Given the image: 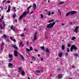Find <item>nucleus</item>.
I'll list each match as a JSON object with an SVG mask.
<instances>
[{"label": "nucleus", "mask_w": 79, "mask_h": 79, "mask_svg": "<svg viewBox=\"0 0 79 79\" xmlns=\"http://www.w3.org/2000/svg\"><path fill=\"white\" fill-rule=\"evenodd\" d=\"M23 36H24V34H22L21 35V37H23Z\"/></svg>", "instance_id": "57"}, {"label": "nucleus", "mask_w": 79, "mask_h": 79, "mask_svg": "<svg viewBox=\"0 0 79 79\" xmlns=\"http://www.w3.org/2000/svg\"><path fill=\"white\" fill-rule=\"evenodd\" d=\"M5 2H6V0H4V1H2V2H3V3H5Z\"/></svg>", "instance_id": "56"}, {"label": "nucleus", "mask_w": 79, "mask_h": 79, "mask_svg": "<svg viewBox=\"0 0 79 79\" xmlns=\"http://www.w3.org/2000/svg\"><path fill=\"white\" fill-rule=\"evenodd\" d=\"M62 77V75L61 74H60L58 77V79H61Z\"/></svg>", "instance_id": "15"}, {"label": "nucleus", "mask_w": 79, "mask_h": 79, "mask_svg": "<svg viewBox=\"0 0 79 79\" xmlns=\"http://www.w3.org/2000/svg\"><path fill=\"white\" fill-rule=\"evenodd\" d=\"M41 61H43V58H41Z\"/></svg>", "instance_id": "60"}, {"label": "nucleus", "mask_w": 79, "mask_h": 79, "mask_svg": "<svg viewBox=\"0 0 79 79\" xmlns=\"http://www.w3.org/2000/svg\"><path fill=\"white\" fill-rule=\"evenodd\" d=\"M33 11H32L31 13H30V14H32V13H33Z\"/></svg>", "instance_id": "58"}, {"label": "nucleus", "mask_w": 79, "mask_h": 79, "mask_svg": "<svg viewBox=\"0 0 79 79\" xmlns=\"http://www.w3.org/2000/svg\"><path fill=\"white\" fill-rule=\"evenodd\" d=\"M32 6H29L27 8V10H28V11H29V8H31Z\"/></svg>", "instance_id": "22"}, {"label": "nucleus", "mask_w": 79, "mask_h": 79, "mask_svg": "<svg viewBox=\"0 0 79 79\" xmlns=\"http://www.w3.org/2000/svg\"><path fill=\"white\" fill-rule=\"evenodd\" d=\"M13 10H14V11H16V8H15V7H13Z\"/></svg>", "instance_id": "40"}, {"label": "nucleus", "mask_w": 79, "mask_h": 79, "mask_svg": "<svg viewBox=\"0 0 79 79\" xmlns=\"http://www.w3.org/2000/svg\"><path fill=\"white\" fill-rule=\"evenodd\" d=\"M7 2L8 3H10V1H7Z\"/></svg>", "instance_id": "51"}, {"label": "nucleus", "mask_w": 79, "mask_h": 79, "mask_svg": "<svg viewBox=\"0 0 79 79\" xmlns=\"http://www.w3.org/2000/svg\"><path fill=\"white\" fill-rule=\"evenodd\" d=\"M27 51V52H29V51H30V50H29V49L27 48L26 49Z\"/></svg>", "instance_id": "43"}, {"label": "nucleus", "mask_w": 79, "mask_h": 79, "mask_svg": "<svg viewBox=\"0 0 79 79\" xmlns=\"http://www.w3.org/2000/svg\"><path fill=\"white\" fill-rule=\"evenodd\" d=\"M28 43H29V42L28 41H27V45H28Z\"/></svg>", "instance_id": "61"}, {"label": "nucleus", "mask_w": 79, "mask_h": 79, "mask_svg": "<svg viewBox=\"0 0 79 79\" xmlns=\"http://www.w3.org/2000/svg\"><path fill=\"white\" fill-rule=\"evenodd\" d=\"M10 39H11V40H13L14 39L13 37H10Z\"/></svg>", "instance_id": "48"}, {"label": "nucleus", "mask_w": 79, "mask_h": 79, "mask_svg": "<svg viewBox=\"0 0 79 79\" xmlns=\"http://www.w3.org/2000/svg\"><path fill=\"white\" fill-rule=\"evenodd\" d=\"M51 15V13H50V11H49L48 13V15H49V16H50V15Z\"/></svg>", "instance_id": "49"}, {"label": "nucleus", "mask_w": 79, "mask_h": 79, "mask_svg": "<svg viewBox=\"0 0 79 79\" xmlns=\"http://www.w3.org/2000/svg\"><path fill=\"white\" fill-rule=\"evenodd\" d=\"M37 39V36L35 35L34 36V40H36Z\"/></svg>", "instance_id": "23"}, {"label": "nucleus", "mask_w": 79, "mask_h": 79, "mask_svg": "<svg viewBox=\"0 0 79 79\" xmlns=\"http://www.w3.org/2000/svg\"><path fill=\"white\" fill-rule=\"evenodd\" d=\"M71 44L70 43H69L68 45V47H71Z\"/></svg>", "instance_id": "30"}, {"label": "nucleus", "mask_w": 79, "mask_h": 79, "mask_svg": "<svg viewBox=\"0 0 79 79\" xmlns=\"http://www.w3.org/2000/svg\"><path fill=\"white\" fill-rule=\"evenodd\" d=\"M73 47H71L70 48V50L71 52H72L73 51Z\"/></svg>", "instance_id": "32"}, {"label": "nucleus", "mask_w": 79, "mask_h": 79, "mask_svg": "<svg viewBox=\"0 0 79 79\" xmlns=\"http://www.w3.org/2000/svg\"><path fill=\"white\" fill-rule=\"evenodd\" d=\"M40 48H41V49H42V50H43V51L45 50V47L41 46L40 47Z\"/></svg>", "instance_id": "20"}, {"label": "nucleus", "mask_w": 79, "mask_h": 79, "mask_svg": "<svg viewBox=\"0 0 79 79\" xmlns=\"http://www.w3.org/2000/svg\"><path fill=\"white\" fill-rule=\"evenodd\" d=\"M58 11L59 13H60L61 12L60 11V10L59 9H58Z\"/></svg>", "instance_id": "44"}, {"label": "nucleus", "mask_w": 79, "mask_h": 79, "mask_svg": "<svg viewBox=\"0 0 79 79\" xmlns=\"http://www.w3.org/2000/svg\"><path fill=\"white\" fill-rule=\"evenodd\" d=\"M55 24V22H54L52 24V23H50L49 24H48L47 25V28H48L50 29V28H52L53 27L54 25Z\"/></svg>", "instance_id": "1"}, {"label": "nucleus", "mask_w": 79, "mask_h": 79, "mask_svg": "<svg viewBox=\"0 0 79 79\" xmlns=\"http://www.w3.org/2000/svg\"><path fill=\"white\" fill-rule=\"evenodd\" d=\"M0 28L1 29H3V27H2V26L1 24H0Z\"/></svg>", "instance_id": "34"}, {"label": "nucleus", "mask_w": 79, "mask_h": 79, "mask_svg": "<svg viewBox=\"0 0 79 79\" xmlns=\"http://www.w3.org/2000/svg\"><path fill=\"white\" fill-rule=\"evenodd\" d=\"M9 66H12L13 64L11 63H10L9 64Z\"/></svg>", "instance_id": "28"}, {"label": "nucleus", "mask_w": 79, "mask_h": 79, "mask_svg": "<svg viewBox=\"0 0 79 79\" xmlns=\"http://www.w3.org/2000/svg\"><path fill=\"white\" fill-rule=\"evenodd\" d=\"M23 15H21L20 16L19 19H20V20H21V19H22V18H23Z\"/></svg>", "instance_id": "26"}, {"label": "nucleus", "mask_w": 79, "mask_h": 79, "mask_svg": "<svg viewBox=\"0 0 79 79\" xmlns=\"http://www.w3.org/2000/svg\"><path fill=\"white\" fill-rule=\"evenodd\" d=\"M53 21H54V20H49L48 22V23H52V22H53Z\"/></svg>", "instance_id": "27"}, {"label": "nucleus", "mask_w": 79, "mask_h": 79, "mask_svg": "<svg viewBox=\"0 0 79 79\" xmlns=\"http://www.w3.org/2000/svg\"><path fill=\"white\" fill-rule=\"evenodd\" d=\"M14 15H13V17L15 18V16H16V14H15V13H14Z\"/></svg>", "instance_id": "21"}, {"label": "nucleus", "mask_w": 79, "mask_h": 79, "mask_svg": "<svg viewBox=\"0 0 79 79\" xmlns=\"http://www.w3.org/2000/svg\"><path fill=\"white\" fill-rule=\"evenodd\" d=\"M12 47H13L16 50H18V47H16V46L15 45H12Z\"/></svg>", "instance_id": "4"}, {"label": "nucleus", "mask_w": 79, "mask_h": 79, "mask_svg": "<svg viewBox=\"0 0 79 79\" xmlns=\"http://www.w3.org/2000/svg\"><path fill=\"white\" fill-rule=\"evenodd\" d=\"M64 3V2H60L58 3V5H61V4H63Z\"/></svg>", "instance_id": "19"}, {"label": "nucleus", "mask_w": 79, "mask_h": 79, "mask_svg": "<svg viewBox=\"0 0 79 79\" xmlns=\"http://www.w3.org/2000/svg\"><path fill=\"white\" fill-rule=\"evenodd\" d=\"M20 56L22 60H23V61H24V56H23L22 55H21Z\"/></svg>", "instance_id": "7"}, {"label": "nucleus", "mask_w": 79, "mask_h": 79, "mask_svg": "<svg viewBox=\"0 0 79 79\" xmlns=\"http://www.w3.org/2000/svg\"><path fill=\"white\" fill-rule=\"evenodd\" d=\"M62 26H63L64 25V23H62Z\"/></svg>", "instance_id": "64"}, {"label": "nucleus", "mask_w": 79, "mask_h": 79, "mask_svg": "<svg viewBox=\"0 0 79 79\" xmlns=\"http://www.w3.org/2000/svg\"><path fill=\"white\" fill-rule=\"evenodd\" d=\"M36 72L38 73H42V71L40 70H36Z\"/></svg>", "instance_id": "12"}, {"label": "nucleus", "mask_w": 79, "mask_h": 79, "mask_svg": "<svg viewBox=\"0 0 79 79\" xmlns=\"http://www.w3.org/2000/svg\"><path fill=\"white\" fill-rule=\"evenodd\" d=\"M65 55L66 56H67V55H68V52H66V53H65Z\"/></svg>", "instance_id": "41"}, {"label": "nucleus", "mask_w": 79, "mask_h": 79, "mask_svg": "<svg viewBox=\"0 0 79 79\" xmlns=\"http://www.w3.org/2000/svg\"><path fill=\"white\" fill-rule=\"evenodd\" d=\"M12 41H14V42H16V40H14L13 39V40H12Z\"/></svg>", "instance_id": "46"}, {"label": "nucleus", "mask_w": 79, "mask_h": 79, "mask_svg": "<svg viewBox=\"0 0 79 79\" xmlns=\"http://www.w3.org/2000/svg\"><path fill=\"white\" fill-rule=\"evenodd\" d=\"M79 28V27H76L75 29L74 30V31H75V32L77 33L78 32V29Z\"/></svg>", "instance_id": "3"}, {"label": "nucleus", "mask_w": 79, "mask_h": 79, "mask_svg": "<svg viewBox=\"0 0 79 79\" xmlns=\"http://www.w3.org/2000/svg\"><path fill=\"white\" fill-rule=\"evenodd\" d=\"M12 41H14V42H16V40H14L13 39V40H12Z\"/></svg>", "instance_id": "47"}, {"label": "nucleus", "mask_w": 79, "mask_h": 79, "mask_svg": "<svg viewBox=\"0 0 79 79\" xmlns=\"http://www.w3.org/2000/svg\"><path fill=\"white\" fill-rule=\"evenodd\" d=\"M70 12H69L68 13H67V14L66 15V16H68L70 14Z\"/></svg>", "instance_id": "25"}, {"label": "nucleus", "mask_w": 79, "mask_h": 79, "mask_svg": "<svg viewBox=\"0 0 79 79\" xmlns=\"http://www.w3.org/2000/svg\"><path fill=\"white\" fill-rule=\"evenodd\" d=\"M34 50L35 51V52H38V50L37 49H35Z\"/></svg>", "instance_id": "45"}, {"label": "nucleus", "mask_w": 79, "mask_h": 79, "mask_svg": "<svg viewBox=\"0 0 79 79\" xmlns=\"http://www.w3.org/2000/svg\"><path fill=\"white\" fill-rule=\"evenodd\" d=\"M10 6H9L8 7V10H7V13L10 12Z\"/></svg>", "instance_id": "8"}, {"label": "nucleus", "mask_w": 79, "mask_h": 79, "mask_svg": "<svg viewBox=\"0 0 79 79\" xmlns=\"http://www.w3.org/2000/svg\"><path fill=\"white\" fill-rule=\"evenodd\" d=\"M3 27H5V22H3Z\"/></svg>", "instance_id": "38"}, {"label": "nucleus", "mask_w": 79, "mask_h": 79, "mask_svg": "<svg viewBox=\"0 0 79 79\" xmlns=\"http://www.w3.org/2000/svg\"><path fill=\"white\" fill-rule=\"evenodd\" d=\"M45 51L47 53H49V52H50V50H49L48 48H47L45 49Z\"/></svg>", "instance_id": "11"}, {"label": "nucleus", "mask_w": 79, "mask_h": 79, "mask_svg": "<svg viewBox=\"0 0 79 79\" xmlns=\"http://www.w3.org/2000/svg\"><path fill=\"white\" fill-rule=\"evenodd\" d=\"M12 60H13V59L11 58L9 60V61H11Z\"/></svg>", "instance_id": "52"}, {"label": "nucleus", "mask_w": 79, "mask_h": 79, "mask_svg": "<svg viewBox=\"0 0 79 79\" xmlns=\"http://www.w3.org/2000/svg\"><path fill=\"white\" fill-rule=\"evenodd\" d=\"M72 68H75V67L74 66H73L72 67Z\"/></svg>", "instance_id": "62"}, {"label": "nucleus", "mask_w": 79, "mask_h": 79, "mask_svg": "<svg viewBox=\"0 0 79 79\" xmlns=\"http://www.w3.org/2000/svg\"><path fill=\"white\" fill-rule=\"evenodd\" d=\"M20 45H19V46H21V45H22V44H23V42H22L21 41L20 42Z\"/></svg>", "instance_id": "39"}, {"label": "nucleus", "mask_w": 79, "mask_h": 79, "mask_svg": "<svg viewBox=\"0 0 79 79\" xmlns=\"http://www.w3.org/2000/svg\"><path fill=\"white\" fill-rule=\"evenodd\" d=\"M75 39H76V37L73 36V37H72V40H74Z\"/></svg>", "instance_id": "29"}, {"label": "nucleus", "mask_w": 79, "mask_h": 79, "mask_svg": "<svg viewBox=\"0 0 79 79\" xmlns=\"http://www.w3.org/2000/svg\"><path fill=\"white\" fill-rule=\"evenodd\" d=\"M62 49L63 50H64V48H65V47H64V45H62Z\"/></svg>", "instance_id": "13"}, {"label": "nucleus", "mask_w": 79, "mask_h": 79, "mask_svg": "<svg viewBox=\"0 0 79 79\" xmlns=\"http://www.w3.org/2000/svg\"><path fill=\"white\" fill-rule=\"evenodd\" d=\"M30 50H31V51L32 50H33V48H32V47H30Z\"/></svg>", "instance_id": "31"}, {"label": "nucleus", "mask_w": 79, "mask_h": 79, "mask_svg": "<svg viewBox=\"0 0 79 79\" xmlns=\"http://www.w3.org/2000/svg\"><path fill=\"white\" fill-rule=\"evenodd\" d=\"M3 37H4V38H7V36H6V35H4L3 36Z\"/></svg>", "instance_id": "35"}, {"label": "nucleus", "mask_w": 79, "mask_h": 79, "mask_svg": "<svg viewBox=\"0 0 79 79\" xmlns=\"http://www.w3.org/2000/svg\"><path fill=\"white\" fill-rule=\"evenodd\" d=\"M34 7H36V4H35L34 5Z\"/></svg>", "instance_id": "59"}, {"label": "nucleus", "mask_w": 79, "mask_h": 79, "mask_svg": "<svg viewBox=\"0 0 79 79\" xmlns=\"http://www.w3.org/2000/svg\"><path fill=\"white\" fill-rule=\"evenodd\" d=\"M9 58H12V57H13V56H12V55L9 54Z\"/></svg>", "instance_id": "24"}, {"label": "nucleus", "mask_w": 79, "mask_h": 79, "mask_svg": "<svg viewBox=\"0 0 79 79\" xmlns=\"http://www.w3.org/2000/svg\"><path fill=\"white\" fill-rule=\"evenodd\" d=\"M6 42H9L10 40H9L8 39H6Z\"/></svg>", "instance_id": "33"}, {"label": "nucleus", "mask_w": 79, "mask_h": 79, "mask_svg": "<svg viewBox=\"0 0 79 79\" xmlns=\"http://www.w3.org/2000/svg\"><path fill=\"white\" fill-rule=\"evenodd\" d=\"M15 21L16 23L18 22V20L17 19H15Z\"/></svg>", "instance_id": "55"}, {"label": "nucleus", "mask_w": 79, "mask_h": 79, "mask_svg": "<svg viewBox=\"0 0 79 79\" xmlns=\"http://www.w3.org/2000/svg\"><path fill=\"white\" fill-rule=\"evenodd\" d=\"M13 26H11L10 27V29H12L13 31H15V28H13Z\"/></svg>", "instance_id": "16"}, {"label": "nucleus", "mask_w": 79, "mask_h": 79, "mask_svg": "<svg viewBox=\"0 0 79 79\" xmlns=\"http://www.w3.org/2000/svg\"><path fill=\"white\" fill-rule=\"evenodd\" d=\"M38 57H40V54H38Z\"/></svg>", "instance_id": "63"}, {"label": "nucleus", "mask_w": 79, "mask_h": 79, "mask_svg": "<svg viewBox=\"0 0 79 79\" xmlns=\"http://www.w3.org/2000/svg\"><path fill=\"white\" fill-rule=\"evenodd\" d=\"M62 52H61L59 53L58 55L59 57H61V56H62Z\"/></svg>", "instance_id": "9"}, {"label": "nucleus", "mask_w": 79, "mask_h": 79, "mask_svg": "<svg viewBox=\"0 0 79 79\" xmlns=\"http://www.w3.org/2000/svg\"><path fill=\"white\" fill-rule=\"evenodd\" d=\"M72 47L73 48H74V49H76L77 48V47H76V46H75L74 45H72Z\"/></svg>", "instance_id": "17"}, {"label": "nucleus", "mask_w": 79, "mask_h": 79, "mask_svg": "<svg viewBox=\"0 0 79 79\" xmlns=\"http://www.w3.org/2000/svg\"><path fill=\"white\" fill-rule=\"evenodd\" d=\"M32 58H33V59H35V57L34 56H32L31 57Z\"/></svg>", "instance_id": "50"}, {"label": "nucleus", "mask_w": 79, "mask_h": 79, "mask_svg": "<svg viewBox=\"0 0 79 79\" xmlns=\"http://www.w3.org/2000/svg\"><path fill=\"white\" fill-rule=\"evenodd\" d=\"M3 18H4V16L3 15L2 16V18L0 19V22H2L3 21Z\"/></svg>", "instance_id": "10"}, {"label": "nucleus", "mask_w": 79, "mask_h": 79, "mask_svg": "<svg viewBox=\"0 0 79 79\" xmlns=\"http://www.w3.org/2000/svg\"><path fill=\"white\" fill-rule=\"evenodd\" d=\"M1 48H0V50H2V48H3V45H1Z\"/></svg>", "instance_id": "37"}, {"label": "nucleus", "mask_w": 79, "mask_h": 79, "mask_svg": "<svg viewBox=\"0 0 79 79\" xmlns=\"http://www.w3.org/2000/svg\"><path fill=\"white\" fill-rule=\"evenodd\" d=\"M75 56H78L79 54H78L76 53L75 54Z\"/></svg>", "instance_id": "36"}, {"label": "nucleus", "mask_w": 79, "mask_h": 79, "mask_svg": "<svg viewBox=\"0 0 79 79\" xmlns=\"http://www.w3.org/2000/svg\"><path fill=\"white\" fill-rule=\"evenodd\" d=\"M28 13H29V11H25L23 13V16H25L26 15L28 14Z\"/></svg>", "instance_id": "5"}, {"label": "nucleus", "mask_w": 79, "mask_h": 79, "mask_svg": "<svg viewBox=\"0 0 79 79\" xmlns=\"http://www.w3.org/2000/svg\"><path fill=\"white\" fill-rule=\"evenodd\" d=\"M26 31H27V29H26V28H24V31H26Z\"/></svg>", "instance_id": "53"}, {"label": "nucleus", "mask_w": 79, "mask_h": 79, "mask_svg": "<svg viewBox=\"0 0 79 79\" xmlns=\"http://www.w3.org/2000/svg\"><path fill=\"white\" fill-rule=\"evenodd\" d=\"M72 15H73L74 14H75L76 13V11H72L70 12Z\"/></svg>", "instance_id": "6"}, {"label": "nucleus", "mask_w": 79, "mask_h": 79, "mask_svg": "<svg viewBox=\"0 0 79 79\" xmlns=\"http://www.w3.org/2000/svg\"><path fill=\"white\" fill-rule=\"evenodd\" d=\"M19 54V53L17 51V50H15V52L14 53V55H15V56H18V54Z\"/></svg>", "instance_id": "2"}, {"label": "nucleus", "mask_w": 79, "mask_h": 79, "mask_svg": "<svg viewBox=\"0 0 79 79\" xmlns=\"http://www.w3.org/2000/svg\"><path fill=\"white\" fill-rule=\"evenodd\" d=\"M18 69H19V71H20V72H21V71H22V70H21L22 68L21 67H18Z\"/></svg>", "instance_id": "18"}, {"label": "nucleus", "mask_w": 79, "mask_h": 79, "mask_svg": "<svg viewBox=\"0 0 79 79\" xmlns=\"http://www.w3.org/2000/svg\"><path fill=\"white\" fill-rule=\"evenodd\" d=\"M21 73L22 74L23 76L25 75V72L23 70L21 71Z\"/></svg>", "instance_id": "14"}, {"label": "nucleus", "mask_w": 79, "mask_h": 79, "mask_svg": "<svg viewBox=\"0 0 79 79\" xmlns=\"http://www.w3.org/2000/svg\"><path fill=\"white\" fill-rule=\"evenodd\" d=\"M34 10H35V7H33Z\"/></svg>", "instance_id": "54"}, {"label": "nucleus", "mask_w": 79, "mask_h": 79, "mask_svg": "<svg viewBox=\"0 0 79 79\" xmlns=\"http://www.w3.org/2000/svg\"><path fill=\"white\" fill-rule=\"evenodd\" d=\"M40 16H41V18H44V16H43V15L41 14Z\"/></svg>", "instance_id": "42"}]
</instances>
